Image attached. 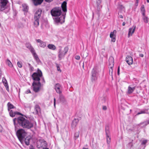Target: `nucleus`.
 <instances>
[{
	"mask_svg": "<svg viewBox=\"0 0 149 149\" xmlns=\"http://www.w3.org/2000/svg\"><path fill=\"white\" fill-rule=\"evenodd\" d=\"M42 76V72L39 68H38L37 72L33 73L31 77L34 81L32 83V86L33 91L36 93L39 91L41 87V83L40 82V77Z\"/></svg>",
	"mask_w": 149,
	"mask_h": 149,
	"instance_id": "obj_1",
	"label": "nucleus"
},
{
	"mask_svg": "<svg viewBox=\"0 0 149 149\" xmlns=\"http://www.w3.org/2000/svg\"><path fill=\"white\" fill-rule=\"evenodd\" d=\"M13 122L15 127L17 125L16 122H17L20 126L24 129H29L33 126V124L31 121L21 116L14 118Z\"/></svg>",
	"mask_w": 149,
	"mask_h": 149,
	"instance_id": "obj_2",
	"label": "nucleus"
},
{
	"mask_svg": "<svg viewBox=\"0 0 149 149\" xmlns=\"http://www.w3.org/2000/svg\"><path fill=\"white\" fill-rule=\"evenodd\" d=\"M52 15L54 17L53 19L55 23L57 24L58 23H62L65 21V16L62 15L60 17L59 16L61 13V9L59 8H56L52 9L51 11Z\"/></svg>",
	"mask_w": 149,
	"mask_h": 149,
	"instance_id": "obj_3",
	"label": "nucleus"
},
{
	"mask_svg": "<svg viewBox=\"0 0 149 149\" xmlns=\"http://www.w3.org/2000/svg\"><path fill=\"white\" fill-rule=\"evenodd\" d=\"M42 10L38 9L35 14L34 18L33 24L35 27H37L39 25V19L41 16Z\"/></svg>",
	"mask_w": 149,
	"mask_h": 149,
	"instance_id": "obj_4",
	"label": "nucleus"
},
{
	"mask_svg": "<svg viewBox=\"0 0 149 149\" xmlns=\"http://www.w3.org/2000/svg\"><path fill=\"white\" fill-rule=\"evenodd\" d=\"M27 133L23 129L18 130L16 132L17 136L20 142H22L26 136Z\"/></svg>",
	"mask_w": 149,
	"mask_h": 149,
	"instance_id": "obj_5",
	"label": "nucleus"
},
{
	"mask_svg": "<svg viewBox=\"0 0 149 149\" xmlns=\"http://www.w3.org/2000/svg\"><path fill=\"white\" fill-rule=\"evenodd\" d=\"M91 76V80L92 82H95L97 80L98 75L96 68H94L93 69Z\"/></svg>",
	"mask_w": 149,
	"mask_h": 149,
	"instance_id": "obj_6",
	"label": "nucleus"
},
{
	"mask_svg": "<svg viewBox=\"0 0 149 149\" xmlns=\"http://www.w3.org/2000/svg\"><path fill=\"white\" fill-rule=\"evenodd\" d=\"M4 11V12L6 13H7L9 11V9L6 6L3 4L0 3V12Z\"/></svg>",
	"mask_w": 149,
	"mask_h": 149,
	"instance_id": "obj_7",
	"label": "nucleus"
},
{
	"mask_svg": "<svg viewBox=\"0 0 149 149\" xmlns=\"http://www.w3.org/2000/svg\"><path fill=\"white\" fill-rule=\"evenodd\" d=\"M135 88L136 86L134 85H130L128 87L127 94H132L135 90Z\"/></svg>",
	"mask_w": 149,
	"mask_h": 149,
	"instance_id": "obj_8",
	"label": "nucleus"
},
{
	"mask_svg": "<svg viewBox=\"0 0 149 149\" xmlns=\"http://www.w3.org/2000/svg\"><path fill=\"white\" fill-rule=\"evenodd\" d=\"M38 145H40L41 147L43 148H46L47 146L46 142L43 139H39L37 142Z\"/></svg>",
	"mask_w": 149,
	"mask_h": 149,
	"instance_id": "obj_9",
	"label": "nucleus"
},
{
	"mask_svg": "<svg viewBox=\"0 0 149 149\" xmlns=\"http://www.w3.org/2000/svg\"><path fill=\"white\" fill-rule=\"evenodd\" d=\"M33 3L35 6L40 4L42 2L43 0H32ZM53 0H45V1L47 2H50L53 1Z\"/></svg>",
	"mask_w": 149,
	"mask_h": 149,
	"instance_id": "obj_10",
	"label": "nucleus"
},
{
	"mask_svg": "<svg viewBox=\"0 0 149 149\" xmlns=\"http://www.w3.org/2000/svg\"><path fill=\"white\" fill-rule=\"evenodd\" d=\"M119 10L118 13V17L121 18H123V15L120 14V13H122L125 12V9L124 7L122 6H120L119 8Z\"/></svg>",
	"mask_w": 149,
	"mask_h": 149,
	"instance_id": "obj_11",
	"label": "nucleus"
},
{
	"mask_svg": "<svg viewBox=\"0 0 149 149\" xmlns=\"http://www.w3.org/2000/svg\"><path fill=\"white\" fill-rule=\"evenodd\" d=\"M125 61L129 65H130L133 63V58L131 56H127L126 58Z\"/></svg>",
	"mask_w": 149,
	"mask_h": 149,
	"instance_id": "obj_12",
	"label": "nucleus"
},
{
	"mask_svg": "<svg viewBox=\"0 0 149 149\" xmlns=\"http://www.w3.org/2000/svg\"><path fill=\"white\" fill-rule=\"evenodd\" d=\"M36 41L37 42L39 43V45L40 47L44 48L46 46V43L45 42H43L39 39H36Z\"/></svg>",
	"mask_w": 149,
	"mask_h": 149,
	"instance_id": "obj_13",
	"label": "nucleus"
},
{
	"mask_svg": "<svg viewBox=\"0 0 149 149\" xmlns=\"http://www.w3.org/2000/svg\"><path fill=\"white\" fill-rule=\"evenodd\" d=\"M136 26H133L132 27L130 28L129 30V32L128 34V37L129 38L130 36H132V34L134 33L136 29Z\"/></svg>",
	"mask_w": 149,
	"mask_h": 149,
	"instance_id": "obj_14",
	"label": "nucleus"
},
{
	"mask_svg": "<svg viewBox=\"0 0 149 149\" xmlns=\"http://www.w3.org/2000/svg\"><path fill=\"white\" fill-rule=\"evenodd\" d=\"M2 82L3 83L4 86L6 88V90L8 91H9V86L6 79L5 77L3 78Z\"/></svg>",
	"mask_w": 149,
	"mask_h": 149,
	"instance_id": "obj_15",
	"label": "nucleus"
},
{
	"mask_svg": "<svg viewBox=\"0 0 149 149\" xmlns=\"http://www.w3.org/2000/svg\"><path fill=\"white\" fill-rule=\"evenodd\" d=\"M61 87L60 85L59 84H56L55 85V89L57 93L60 94L61 93Z\"/></svg>",
	"mask_w": 149,
	"mask_h": 149,
	"instance_id": "obj_16",
	"label": "nucleus"
},
{
	"mask_svg": "<svg viewBox=\"0 0 149 149\" xmlns=\"http://www.w3.org/2000/svg\"><path fill=\"white\" fill-rule=\"evenodd\" d=\"M65 54H65L64 52L61 50V49H59L58 55L59 60H61L62 58L64 56Z\"/></svg>",
	"mask_w": 149,
	"mask_h": 149,
	"instance_id": "obj_17",
	"label": "nucleus"
},
{
	"mask_svg": "<svg viewBox=\"0 0 149 149\" xmlns=\"http://www.w3.org/2000/svg\"><path fill=\"white\" fill-rule=\"evenodd\" d=\"M25 45L26 48L30 50L31 53L35 50L34 49L31 45V44L29 43H26Z\"/></svg>",
	"mask_w": 149,
	"mask_h": 149,
	"instance_id": "obj_18",
	"label": "nucleus"
},
{
	"mask_svg": "<svg viewBox=\"0 0 149 149\" xmlns=\"http://www.w3.org/2000/svg\"><path fill=\"white\" fill-rule=\"evenodd\" d=\"M67 3L65 1H64L61 4V8L63 11L66 12L67 11Z\"/></svg>",
	"mask_w": 149,
	"mask_h": 149,
	"instance_id": "obj_19",
	"label": "nucleus"
},
{
	"mask_svg": "<svg viewBox=\"0 0 149 149\" xmlns=\"http://www.w3.org/2000/svg\"><path fill=\"white\" fill-rule=\"evenodd\" d=\"M34 110L36 114H38L40 111V109L39 106L38 105H36L34 107Z\"/></svg>",
	"mask_w": 149,
	"mask_h": 149,
	"instance_id": "obj_20",
	"label": "nucleus"
},
{
	"mask_svg": "<svg viewBox=\"0 0 149 149\" xmlns=\"http://www.w3.org/2000/svg\"><path fill=\"white\" fill-rule=\"evenodd\" d=\"M111 60V62L112 64L113 65V66L111 67L110 68V69H109L111 70V76L112 77L113 70V66L114 62L113 58L112 57H111L109 58V61L110 62V61Z\"/></svg>",
	"mask_w": 149,
	"mask_h": 149,
	"instance_id": "obj_21",
	"label": "nucleus"
},
{
	"mask_svg": "<svg viewBox=\"0 0 149 149\" xmlns=\"http://www.w3.org/2000/svg\"><path fill=\"white\" fill-rule=\"evenodd\" d=\"M33 55L35 59L37 61H40V59L36 53L35 50L31 52Z\"/></svg>",
	"mask_w": 149,
	"mask_h": 149,
	"instance_id": "obj_22",
	"label": "nucleus"
},
{
	"mask_svg": "<svg viewBox=\"0 0 149 149\" xmlns=\"http://www.w3.org/2000/svg\"><path fill=\"white\" fill-rule=\"evenodd\" d=\"M148 124H149V120L146 121H145L140 123L138 125L139 126H141L142 125H143L142 127H144Z\"/></svg>",
	"mask_w": 149,
	"mask_h": 149,
	"instance_id": "obj_23",
	"label": "nucleus"
},
{
	"mask_svg": "<svg viewBox=\"0 0 149 149\" xmlns=\"http://www.w3.org/2000/svg\"><path fill=\"white\" fill-rule=\"evenodd\" d=\"M141 11L142 15H146V10L144 6L143 5L141 8Z\"/></svg>",
	"mask_w": 149,
	"mask_h": 149,
	"instance_id": "obj_24",
	"label": "nucleus"
},
{
	"mask_svg": "<svg viewBox=\"0 0 149 149\" xmlns=\"http://www.w3.org/2000/svg\"><path fill=\"white\" fill-rule=\"evenodd\" d=\"M147 113H148V109H143V110H141L140 112H138L136 114V115H138L141 114Z\"/></svg>",
	"mask_w": 149,
	"mask_h": 149,
	"instance_id": "obj_25",
	"label": "nucleus"
},
{
	"mask_svg": "<svg viewBox=\"0 0 149 149\" xmlns=\"http://www.w3.org/2000/svg\"><path fill=\"white\" fill-rule=\"evenodd\" d=\"M31 138L30 136H27L25 139V143L27 146H28L30 144V140H31Z\"/></svg>",
	"mask_w": 149,
	"mask_h": 149,
	"instance_id": "obj_26",
	"label": "nucleus"
},
{
	"mask_svg": "<svg viewBox=\"0 0 149 149\" xmlns=\"http://www.w3.org/2000/svg\"><path fill=\"white\" fill-rule=\"evenodd\" d=\"M142 19L144 22L145 23H148V21H149V18L148 19V17L146 16V15H142Z\"/></svg>",
	"mask_w": 149,
	"mask_h": 149,
	"instance_id": "obj_27",
	"label": "nucleus"
},
{
	"mask_svg": "<svg viewBox=\"0 0 149 149\" xmlns=\"http://www.w3.org/2000/svg\"><path fill=\"white\" fill-rule=\"evenodd\" d=\"M101 3V0H97L96 4L98 10H100L102 8V6L100 5Z\"/></svg>",
	"mask_w": 149,
	"mask_h": 149,
	"instance_id": "obj_28",
	"label": "nucleus"
},
{
	"mask_svg": "<svg viewBox=\"0 0 149 149\" xmlns=\"http://www.w3.org/2000/svg\"><path fill=\"white\" fill-rule=\"evenodd\" d=\"M47 47L49 49L53 50H55L56 49V47L53 44H49L47 45Z\"/></svg>",
	"mask_w": 149,
	"mask_h": 149,
	"instance_id": "obj_29",
	"label": "nucleus"
},
{
	"mask_svg": "<svg viewBox=\"0 0 149 149\" xmlns=\"http://www.w3.org/2000/svg\"><path fill=\"white\" fill-rule=\"evenodd\" d=\"M8 2V0H0V3L7 6V4Z\"/></svg>",
	"mask_w": 149,
	"mask_h": 149,
	"instance_id": "obj_30",
	"label": "nucleus"
},
{
	"mask_svg": "<svg viewBox=\"0 0 149 149\" xmlns=\"http://www.w3.org/2000/svg\"><path fill=\"white\" fill-rule=\"evenodd\" d=\"M7 105L8 107V110L9 111H10V109H13L15 108L14 106L11 104L10 102L8 103Z\"/></svg>",
	"mask_w": 149,
	"mask_h": 149,
	"instance_id": "obj_31",
	"label": "nucleus"
},
{
	"mask_svg": "<svg viewBox=\"0 0 149 149\" xmlns=\"http://www.w3.org/2000/svg\"><path fill=\"white\" fill-rule=\"evenodd\" d=\"M22 7L23 8V10L26 12H27L28 11V7L25 4H23Z\"/></svg>",
	"mask_w": 149,
	"mask_h": 149,
	"instance_id": "obj_32",
	"label": "nucleus"
},
{
	"mask_svg": "<svg viewBox=\"0 0 149 149\" xmlns=\"http://www.w3.org/2000/svg\"><path fill=\"white\" fill-rule=\"evenodd\" d=\"M105 132L106 136H108V135H110V132L109 127H106L105 129Z\"/></svg>",
	"mask_w": 149,
	"mask_h": 149,
	"instance_id": "obj_33",
	"label": "nucleus"
},
{
	"mask_svg": "<svg viewBox=\"0 0 149 149\" xmlns=\"http://www.w3.org/2000/svg\"><path fill=\"white\" fill-rule=\"evenodd\" d=\"M9 114L10 116L12 117H14L15 115V112H13V111L12 110L10 111L9 112Z\"/></svg>",
	"mask_w": 149,
	"mask_h": 149,
	"instance_id": "obj_34",
	"label": "nucleus"
},
{
	"mask_svg": "<svg viewBox=\"0 0 149 149\" xmlns=\"http://www.w3.org/2000/svg\"><path fill=\"white\" fill-rule=\"evenodd\" d=\"M6 63L10 67H12L13 66L12 64L9 59H7V60Z\"/></svg>",
	"mask_w": 149,
	"mask_h": 149,
	"instance_id": "obj_35",
	"label": "nucleus"
},
{
	"mask_svg": "<svg viewBox=\"0 0 149 149\" xmlns=\"http://www.w3.org/2000/svg\"><path fill=\"white\" fill-rule=\"evenodd\" d=\"M106 138L107 143L109 145L111 141V137L110 136V135H108V136H106Z\"/></svg>",
	"mask_w": 149,
	"mask_h": 149,
	"instance_id": "obj_36",
	"label": "nucleus"
},
{
	"mask_svg": "<svg viewBox=\"0 0 149 149\" xmlns=\"http://www.w3.org/2000/svg\"><path fill=\"white\" fill-rule=\"evenodd\" d=\"M59 99L61 101L63 102H64L65 101L64 97L62 95H60L59 96Z\"/></svg>",
	"mask_w": 149,
	"mask_h": 149,
	"instance_id": "obj_37",
	"label": "nucleus"
},
{
	"mask_svg": "<svg viewBox=\"0 0 149 149\" xmlns=\"http://www.w3.org/2000/svg\"><path fill=\"white\" fill-rule=\"evenodd\" d=\"M17 65L19 67L21 68L22 67V63L21 62L18 61L17 62Z\"/></svg>",
	"mask_w": 149,
	"mask_h": 149,
	"instance_id": "obj_38",
	"label": "nucleus"
},
{
	"mask_svg": "<svg viewBox=\"0 0 149 149\" xmlns=\"http://www.w3.org/2000/svg\"><path fill=\"white\" fill-rule=\"evenodd\" d=\"M68 47H66L64 48V51H63L65 53V54H66V53L68 52Z\"/></svg>",
	"mask_w": 149,
	"mask_h": 149,
	"instance_id": "obj_39",
	"label": "nucleus"
},
{
	"mask_svg": "<svg viewBox=\"0 0 149 149\" xmlns=\"http://www.w3.org/2000/svg\"><path fill=\"white\" fill-rule=\"evenodd\" d=\"M147 141H148L146 140H143L142 141L141 144L144 145V144H146L147 143Z\"/></svg>",
	"mask_w": 149,
	"mask_h": 149,
	"instance_id": "obj_40",
	"label": "nucleus"
},
{
	"mask_svg": "<svg viewBox=\"0 0 149 149\" xmlns=\"http://www.w3.org/2000/svg\"><path fill=\"white\" fill-rule=\"evenodd\" d=\"M79 135V132L78 131L77 132H76L75 133V137H78Z\"/></svg>",
	"mask_w": 149,
	"mask_h": 149,
	"instance_id": "obj_41",
	"label": "nucleus"
},
{
	"mask_svg": "<svg viewBox=\"0 0 149 149\" xmlns=\"http://www.w3.org/2000/svg\"><path fill=\"white\" fill-rule=\"evenodd\" d=\"M40 78H41L42 79V83H45V79H44V78L42 76V77H40Z\"/></svg>",
	"mask_w": 149,
	"mask_h": 149,
	"instance_id": "obj_42",
	"label": "nucleus"
},
{
	"mask_svg": "<svg viewBox=\"0 0 149 149\" xmlns=\"http://www.w3.org/2000/svg\"><path fill=\"white\" fill-rule=\"evenodd\" d=\"M80 57L79 55H77L75 56V59L77 60H79L80 59Z\"/></svg>",
	"mask_w": 149,
	"mask_h": 149,
	"instance_id": "obj_43",
	"label": "nucleus"
},
{
	"mask_svg": "<svg viewBox=\"0 0 149 149\" xmlns=\"http://www.w3.org/2000/svg\"><path fill=\"white\" fill-rule=\"evenodd\" d=\"M113 36H114L113 32H111L110 34V37L111 38H113Z\"/></svg>",
	"mask_w": 149,
	"mask_h": 149,
	"instance_id": "obj_44",
	"label": "nucleus"
},
{
	"mask_svg": "<svg viewBox=\"0 0 149 149\" xmlns=\"http://www.w3.org/2000/svg\"><path fill=\"white\" fill-rule=\"evenodd\" d=\"M34 68L32 66H31L30 67V70L31 72H32L33 71Z\"/></svg>",
	"mask_w": 149,
	"mask_h": 149,
	"instance_id": "obj_45",
	"label": "nucleus"
},
{
	"mask_svg": "<svg viewBox=\"0 0 149 149\" xmlns=\"http://www.w3.org/2000/svg\"><path fill=\"white\" fill-rule=\"evenodd\" d=\"M111 38V41L114 42L115 41L116 38L115 37H113V38Z\"/></svg>",
	"mask_w": 149,
	"mask_h": 149,
	"instance_id": "obj_46",
	"label": "nucleus"
},
{
	"mask_svg": "<svg viewBox=\"0 0 149 149\" xmlns=\"http://www.w3.org/2000/svg\"><path fill=\"white\" fill-rule=\"evenodd\" d=\"M102 109L103 110H106L107 109V107L106 106H103Z\"/></svg>",
	"mask_w": 149,
	"mask_h": 149,
	"instance_id": "obj_47",
	"label": "nucleus"
},
{
	"mask_svg": "<svg viewBox=\"0 0 149 149\" xmlns=\"http://www.w3.org/2000/svg\"><path fill=\"white\" fill-rule=\"evenodd\" d=\"M119 72H120V67L118 66V72L117 74L118 75H119Z\"/></svg>",
	"mask_w": 149,
	"mask_h": 149,
	"instance_id": "obj_48",
	"label": "nucleus"
},
{
	"mask_svg": "<svg viewBox=\"0 0 149 149\" xmlns=\"http://www.w3.org/2000/svg\"><path fill=\"white\" fill-rule=\"evenodd\" d=\"M31 93V91L29 89H28L26 91V93L28 94V93Z\"/></svg>",
	"mask_w": 149,
	"mask_h": 149,
	"instance_id": "obj_49",
	"label": "nucleus"
},
{
	"mask_svg": "<svg viewBox=\"0 0 149 149\" xmlns=\"http://www.w3.org/2000/svg\"><path fill=\"white\" fill-rule=\"evenodd\" d=\"M54 106L55 107L56 105V99L54 98Z\"/></svg>",
	"mask_w": 149,
	"mask_h": 149,
	"instance_id": "obj_50",
	"label": "nucleus"
},
{
	"mask_svg": "<svg viewBox=\"0 0 149 149\" xmlns=\"http://www.w3.org/2000/svg\"><path fill=\"white\" fill-rule=\"evenodd\" d=\"M79 119H75V123H78L79 121Z\"/></svg>",
	"mask_w": 149,
	"mask_h": 149,
	"instance_id": "obj_51",
	"label": "nucleus"
},
{
	"mask_svg": "<svg viewBox=\"0 0 149 149\" xmlns=\"http://www.w3.org/2000/svg\"><path fill=\"white\" fill-rule=\"evenodd\" d=\"M57 70L58 71H60V72L61 71V70L60 68V67H59V66H57Z\"/></svg>",
	"mask_w": 149,
	"mask_h": 149,
	"instance_id": "obj_52",
	"label": "nucleus"
},
{
	"mask_svg": "<svg viewBox=\"0 0 149 149\" xmlns=\"http://www.w3.org/2000/svg\"><path fill=\"white\" fill-rule=\"evenodd\" d=\"M16 114H17L19 115H22L21 113L18 112H15V115Z\"/></svg>",
	"mask_w": 149,
	"mask_h": 149,
	"instance_id": "obj_53",
	"label": "nucleus"
},
{
	"mask_svg": "<svg viewBox=\"0 0 149 149\" xmlns=\"http://www.w3.org/2000/svg\"><path fill=\"white\" fill-rule=\"evenodd\" d=\"M29 149H35L34 147L32 145H31Z\"/></svg>",
	"mask_w": 149,
	"mask_h": 149,
	"instance_id": "obj_54",
	"label": "nucleus"
},
{
	"mask_svg": "<svg viewBox=\"0 0 149 149\" xmlns=\"http://www.w3.org/2000/svg\"><path fill=\"white\" fill-rule=\"evenodd\" d=\"M74 121H73L72 122V124L71 125V126L73 128H74Z\"/></svg>",
	"mask_w": 149,
	"mask_h": 149,
	"instance_id": "obj_55",
	"label": "nucleus"
},
{
	"mask_svg": "<svg viewBox=\"0 0 149 149\" xmlns=\"http://www.w3.org/2000/svg\"><path fill=\"white\" fill-rule=\"evenodd\" d=\"M143 54H139V56H140V57H143Z\"/></svg>",
	"mask_w": 149,
	"mask_h": 149,
	"instance_id": "obj_56",
	"label": "nucleus"
},
{
	"mask_svg": "<svg viewBox=\"0 0 149 149\" xmlns=\"http://www.w3.org/2000/svg\"><path fill=\"white\" fill-rule=\"evenodd\" d=\"M111 70H110V69H109V74H110V75H111Z\"/></svg>",
	"mask_w": 149,
	"mask_h": 149,
	"instance_id": "obj_57",
	"label": "nucleus"
},
{
	"mask_svg": "<svg viewBox=\"0 0 149 149\" xmlns=\"http://www.w3.org/2000/svg\"><path fill=\"white\" fill-rule=\"evenodd\" d=\"M2 128L1 125H0V132H2Z\"/></svg>",
	"mask_w": 149,
	"mask_h": 149,
	"instance_id": "obj_58",
	"label": "nucleus"
},
{
	"mask_svg": "<svg viewBox=\"0 0 149 149\" xmlns=\"http://www.w3.org/2000/svg\"><path fill=\"white\" fill-rule=\"evenodd\" d=\"M125 22H123V26H125Z\"/></svg>",
	"mask_w": 149,
	"mask_h": 149,
	"instance_id": "obj_59",
	"label": "nucleus"
},
{
	"mask_svg": "<svg viewBox=\"0 0 149 149\" xmlns=\"http://www.w3.org/2000/svg\"><path fill=\"white\" fill-rule=\"evenodd\" d=\"M28 65H29V68L31 66H32L31 64L29 63H28Z\"/></svg>",
	"mask_w": 149,
	"mask_h": 149,
	"instance_id": "obj_60",
	"label": "nucleus"
},
{
	"mask_svg": "<svg viewBox=\"0 0 149 149\" xmlns=\"http://www.w3.org/2000/svg\"><path fill=\"white\" fill-rule=\"evenodd\" d=\"M147 1L148 3H149V0H147Z\"/></svg>",
	"mask_w": 149,
	"mask_h": 149,
	"instance_id": "obj_61",
	"label": "nucleus"
},
{
	"mask_svg": "<svg viewBox=\"0 0 149 149\" xmlns=\"http://www.w3.org/2000/svg\"><path fill=\"white\" fill-rule=\"evenodd\" d=\"M83 149H88V148H83Z\"/></svg>",
	"mask_w": 149,
	"mask_h": 149,
	"instance_id": "obj_62",
	"label": "nucleus"
}]
</instances>
